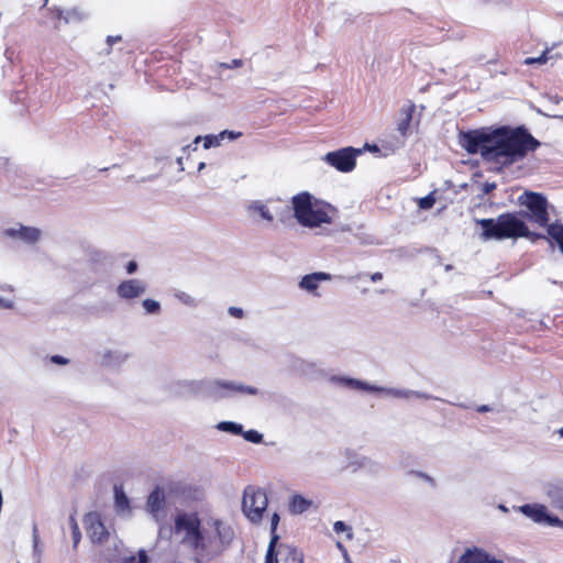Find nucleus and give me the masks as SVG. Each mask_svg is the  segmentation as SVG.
Returning a JSON list of instances; mask_svg holds the SVG:
<instances>
[{
	"label": "nucleus",
	"instance_id": "obj_46",
	"mask_svg": "<svg viewBox=\"0 0 563 563\" xmlns=\"http://www.w3.org/2000/svg\"><path fill=\"white\" fill-rule=\"evenodd\" d=\"M371 279H372L373 282H375V283H376V282H379V280H382V279H383V274H382V273H379V272L373 273V274L371 275Z\"/></svg>",
	"mask_w": 563,
	"mask_h": 563
},
{
	"label": "nucleus",
	"instance_id": "obj_19",
	"mask_svg": "<svg viewBox=\"0 0 563 563\" xmlns=\"http://www.w3.org/2000/svg\"><path fill=\"white\" fill-rule=\"evenodd\" d=\"M312 500L303 497L302 495L296 494L291 496L289 500V512L292 515H301L309 510L312 506Z\"/></svg>",
	"mask_w": 563,
	"mask_h": 563
},
{
	"label": "nucleus",
	"instance_id": "obj_50",
	"mask_svg": "<svg viewBox=\"0 0 563 563\" xmlns=\"http://www.w3.org/2000/svg\"><path fill=\"white\" fill-rule=\"evenodd\" d=\"M205 167H206V163L201 162V163L198 165V172H201Z\"/></svg>",
	"mask_w": 563,
	"mask_h": 563
},
{
	"label": "nucleus",
	"instance_id": "obj_14",
	"mask_svg": "<svg viewBox=\"0 0 563 563\" xmlns=\"http://www.w3.org/2000/svg\"><path fill=\"white\" fill-rule=\"evenodd\" d=\"M87 533L92 542H102L107 530L97 514H88L85 518Z\"/></svg>",
	"mask_w": 563,
	"mask_h": 563
},
{
	"label": "nucleus",
	"instance_id": "obj_38",
	"mask_svg": "<svg viewBox=\"0 0 563 563\" xmlns=\"http://www.w3.org/2000/svg\"><path fill=\"white\" fill-rule=\"evenodd\" d=\"M417 477L426 481L427 483H429L431 486H435V481L433 477H431L430 475H428L427 473H423V472H412Z\"/></svg>",
	"mask_w": 563,
	"mask_h": 563
},
{
	"label": "nucleus",
	"instance_id": "obj_25",
	"mask_svg": "<svg viewBox=\"0 0 563 563\" xmlns=\"http://www.w3.org/2000/svg\"><path fill=\"white\" fill-rule=\"evenodd\" d=\"M174 297L179 301L181 302L183 305L187 306V307H190V308H196L198 306V300L191 296L190 294L186 292V291H183V290H176L174 292Z\"/></svg>",
	"mask_w": 563,
	"mask_h": 563
},
{
	"label": "nucleus",
	"instance_id": "obj_26",
	"mask_svg": "<svg viewBox=\"0 0 563 563\" xmlns=\"http://www.w3.org/2000/svg\"><path fill=\"white\" fill-rule=\"evenodd\" d=\"M353 465H354V470H356V468H364V470L373 471V470H376L378 467L376 462H374L373 460H371L369 457H366V456L358 457L353 463Z\"/></svg>",
	"mask_w": 563,
	"mask_h": 563
},
{
	"label": "nucleus",
	"instance_id": "obj_31",
	"mask_svg": "<svg viewBox=\"0 0 563 563\" xmlns=\"http://www.w3.org/2000/svg\"><path fill=\"white\" fill-rule=\"evenodd\" d=\"M69 523H70V528H71V533H73L74 547H77V544L80 541L81 533H80L78 523L74 516H70Z\"/></svg>",
	"mask_w": 563,
	"mask_h": 563
},
{
	"label": "nucleus",
	"instance_id": "obj_49",
	"mask_svg": "<svg viewBox=\"0 0 563 563\" xmlns=\"http://www.w3.org/2000/svg\"><path fill=\"white\" fill-rule=\"evenodd\" d=\"M177 164L180 166V169L184 170V166H183V157H178L177 158Z\"/></svg>",
	"mask_w": 563,
	"mask_h": 563
},
{
	"label": "nucleus",
	"instance_id": "obj_18",
	"mask_svg": "<svg viewBox=\"0 0 563 563\" xmlns=\"http://www.w3.org/2000/svg\"><path fill=\"white\" fill-rule=\"evenodd\" d=\"M225 139V133H219V134H209V135H206V136H197L192 144L190 145H187L186 147H184V150L186 148H192L194 151L197 150V145L203 141V148L206 150H209L211 147H217V146H220L222 141Z\"/></svg>",
	"mask_w": 563,
	"mask_h": 563
},
{
	"label": "nucleus",
	"instance_id": "obj_24",
	"mask_svg": "<svg viewBox=\"0 0 563 563\" xmlns=\"http://www.w3.org/2000/svg\"><path fill=\"white\" fill-rule=\"evenodd\" d=\"M217 429L223 432H229L232 434H242L243 426L232 421H222L217 424Z\"/></svg>",
	"mask_w": 563,
	"mask_h": 563
},
{
	"label": "nucleus",
	"instance_id": "obj_22",
	"mask_svg": "<svg viewBox=\"0 0 563 563\" xmlns=\"http://www.w3.org/2000/svg\"><path fill=\"white\" fill-rule=\"evenodd\" d=\"M547 233L550 239L559 246L561 253L563 254V224L552 223L548 225Z\"/></svg>",
	"mask_w": 563,
	"mask_h": 563
},
{
	"label": "nucleus",
	"instance_id": "obj_15",
	"mask_svg": "<svg viewBox=\"0 0 563 563\" xmlns=\"http://www.w3.org/2000/svg\"><path fill=\"white\" fill-rule=\"evenodd\" d=\"M7 235L19 239L25 243L33 244L41 238V230L33 227L20 225L19 228H10L5 231Z\"/></svg>",
	"mask_w": 563,
	"mask_h": 563
},
{
	"label": "nucleus",
	"instance_id": "obj_51",
	"mask_svg": "<svg viewBox=\"0 0 563 563\" xmlns=\"http://www.w3.org/2000/svg\"><path fill=\"white\" fill-rule=\"evenodd\" d=\"M498 508H499L501 511H504V512H507V511H508V509H507V507H506L505 505H499V506H498Z\"/></svg>",
	"mask_w": 563,
	"mask_h": 563
},
{
	"label": "nucleus",
	"instance_id": "obj_34",
	"mask_svg": "<svg viewBox=\"0 0 563 563\" xmlns=\"http://www.w3.org/2000/svg\"><path fill=\"white\" fill-rule=\"evenodd\" d=\"M434 202H435V198H434L433 194H430L419 200V207L421 209L427 210V209L432 208Z\"/></svg>",
	"mask_w": 563,
	"mask_h": 563
},
{
	"label": "nucleus",
	"instance_id": "obj_10",
	"mask_svg": "<svg viewBox=\"0 0 563 563\" xmlns=\"http://www.w3.org/2000/svg\"><path fill=\"white\" fill-rule=\"evenodd\" d=\"M166 501L164 492L156 487L148 496L146 509L153 519L159 525L158 536L162 538L166 532L170 533L172 527H165L163 522L166 520Z\"/></svg>",
	"mask_w": 563,
	"mask_h": 563
},
{
	"label": "nucleus",
	"instance_id": "obj_23",
	"mask_svg": "<svg viewBox=\"0 0 563 563\" xmlns=\"http://www.w3.org/2000/svg\"><path fill=\"white\" fill-rule=\"evenodd\" d=\"M249 210L256 211L264 220L272 222L274 217L271 213L269 209L262 201H253L249 206Z\"/></svg>",
	"mask_w": 563,
	"mask_h": 563
},
{
	"label": "nucleus",
	"instance_id": "obj_8",
	"mask_svg": "<svg viewBox=\"0 0 563 563\" xmlns=\"http://www.w3.org/2000/svg\"><path fill=\"white\" fill-rule=\"evenodd\" d=\"M520 203L525 206L529 213L526 217L537 223L540 227L550 225L549 213H548V201L547 198L538 192H525L520 198Z\"/></svg>",
	"mask_w": 563,
	"mask_h": 563
},
{
	"label": "nucleus",
	"instance_id": "obj_28",
	"mask_svg": "<svg viewBox=\"0 0 563 563\" xmlns=\"http://www.w3.org/2000/svg\"><path fill=\"white\" fill-rule=\"evenodd\" d=\"M32 538H33V555L37 559V561H40L43 549L40 545L38 529H37L36 525H34V527H33Z\"/></svg>",
	"mask_w": 563,
	"mask_h": 563
},
{
	"label": "nucleus",
	"instance_id": "obj_42",
	"mask_svg": "<svg viewBox=\"0 0 563 563\" xmlns=\"http://www.w3.org/2000/svg\"><path fill=\"white\" fill-rule=\"evenodd\" d=\"M221 133H225V139H229V140H235L242 135L241 132H234V131H229V130H224Z\"/></svg>",
	"mask_w": 563,
	"mask_h": 563
},
{
	"label": "nucleus",
	"instance_id": "obj_45",
	"mask_svg": "<svg viewBox=\"0 0 563 563\" xmlns=\"http://www.w3.org/2000/svg\"><path fill=\"white\" fill-rule=\"evenodd\" d=\"M136 268H137V265L134 261L129 262L126 265V272L129 274H133L136 271Z\"/></svg>",
	"mask_w": 563,
	"mask_h": 563
},
{
	"label": "nucleus",
	"instance_id": "obj_36",
	"mask_svg": "<svg viewBox=\"0 0 563 563\" xmlns=\"http://www.w3.org/2000/svg\"><path fill=\"white\" fill-rule=\"evenodd\" d=\"M126 562H129V563H148V556H147L145 550H140L137 560L134 556H131L129 560H126Z\"/></svg>",
	"mask_w": 563,
	"mask_h": 563
},
{
	"label": "nucleus",
	"instance_id": "obj_32",
	"mask_svg": "<svg viewBox=\"0 0 563 563\" xmlns=\"http://www.w3.org/2000/svg\"><path fill=\"white\" fill-rule=\"evenodd\" d=\"M243 438L252 443H261L263 441V434L256 430H249L242 433Z\"/></svg>",
	"mask_w": 563,
	"mask_h": 563
},
{
	"label": "nucleus",
	"instance_id": "obj_6",
	"mask_svg": "<svg viewBox=\"0 0 563 563\" xmlns=\"http://www.w3.org/2000/svg\"><path fill=\"white\" fill-rule=\"evenodd\" d=\"M494 131L473 130L461 132L459 135L460 145L470 154H481L482 157L492 162L493 158Z\"/></svg>",
	"mask_w": 563,
	"mask_h": 563
},
{
	"label": "nucleus",
	"instance_id": "obj_2",
	"mask_svg": "<svg viewBox=\"0 0 563 563\" xmlns=\"http://www.w3.org/2000/svg\"><path fill=\"white\" fill-rule=\"evenodd\" d=\"M477 223L482 227L484 240H505L526 238L532 242L539 239L548 240L552 246L550 236L529 231L526 223L515 213H503L496 219H481Z\"/></svg>",
	"mask_w": 563,
	"mask_h": 563
},
{
	"label": "nucleus",
	"instance_id": "obj_54",
	"mask_svg": "<svg viewBox=\"0 0 563 563\" xmlns=\"http://www.w3.org/2000/svg\"><path fill=\"white\" fill-rule=\"evenodd\" d=\"M389 563H398V562H397V561H395V560H391Z\"/></svg>",
	"mask_w": 563,
	"mask_h": 563
},
{
	"label": "nucleus",
	"instance_id": "obj_44",
	"mask_svg": "<svg viewBox=\"0 0 563 563\" xmlns=\"http://www.w3.org/2000/svg\"><path fill=\"white\" fill-rule=\"evenodd\" d=\"M120 41H121V36L120 35L108 36V38H107V43H108L109 47H111L114 43H118Z\"/></svg>",
	"mask_w": 563,
	"mask_h": 563
},
{
	"label": "nucleus",
	"instance_id": "obj_20",
	"mask_svg": "<svg viewBox=\"0 0 563 563\" xmlns=\"http://www.w3.org/2000/svg\"><path fill=\"white\" fill-rule=\"evenodd\" d=\"M279 515L274 511L271 517V542L267 549L266 553V563H273V554H274V547H276L278 542V536L276 533L278 523H279Z\"/></svg>",
	"mask_w": 563,
	"mask_h": 563
},
{
	"label": "nucleus",
	"instance_id": "obj_13",
	"mask_svg": "<svg viewBox=\"0 0 563 563\" xmlns=\"http://www.w3.org/2000/svg\"><path fill=\"white\" fill-rule=\"evenodd\" d=\"M275 563H303L302 553L290 544L282 543L278 549H274L273 560Z\"/></svg>",
	"mask_w": 563,
	"mask_h": 563
},
{
	"label": "nucleus",
	"instance_id": "obj_29",
	"mask_svg": "<svg viewBox=\"0 0 563 563\" xmlns=\"http://www.w3.org/2000/svg\"><path fill=\"white\" fill-rule=\"evenodd\" d=\"M115 505L120 510H126L129 508V499L123 490L115 488Z\"/></svg>",
	"mask_w": 563,
	"mask_h": 563
},
{
	"label": "nucleus",
	"instance_id": "obj_17",
	"mask_svg": "<svg viewBox=\"0 0 563 563\" xmlns=\"http://www.w3.org/2000/svg\"><path fill=\"white\" fill-rule=\"evenodd\" d=\"M415 109L416 106L412 102H408L400 109V119L397 124V130L402 136L407 135Z\"/></svg>",
	"mask_w": 563,
	"mask_h": 563
},
{
	"label": "nucleus",
	"instance_id": "obj_43",
	"mask_svg": "<svg viewBox=\"0 0 563 563\" xmlns=\"http://www.w3.org/2000/svg\"><path fill=\"white\" fill-rule=\"evenodd\" d=\"M0 307L11 309L13 308V301L0 297Z\"/></svg>",
	"mask_w": 563,
	"mask_h": 563
},
{
	"label": "nucleus",
	"instance_id": "obj_11",
	"mask_svg": "<svg viewBox=\"0 0 563 563\" xmlns=\"http://www.w3.org/2000/svg\"><path fill=\"white\" fill-rule=\"evenodd\" d=\"M518 510L536 523L547 525L550 527H559L563 529V520L556 516L550 515L544 505L526 504L518 507Z\"/></svg>",
	"mask_w": 563,
	"mask_h": 563
},
{
	"label": "nucleus",
	"instance_id": "obj_4",
	"mask_svg": "<svg viewBox=\"0 0 563 563\" xmlns=\"http://www.w3.org/2000/svg\"><path fill=\"white\" fill-rule=\"evenodd\" d=\"M184 387L195 395H202L214 399L223 398L234 393L249 395H256L258 393L252 386L221 380H188L184 383Z\"/></svg>",
	"mask_w": 563,
	"mask_h": 563
},
{
	"label": "nucleus",
	"instance_id": "obj_21",
	"mask_svg": "<svg viewBox=\"0 0 563 563\" xmlns=\"http://www.w3.org/2000/svg\"><path fill=\"white\" fill-rule=\"evenodd\" d=\"M128 353L119 350L107 351L102 355V363L107 366L117 367L123 364L128 360Z\"/></svg>",
	"mask_w": 563,
	"mask_h": 563
},
{
	"label": "nucleus",
	"instance_id": "obj_16",
	"mask_svg": "<svg viewBox=\"0 0 563 563\" xmlns=\"http://www.w3.org/2000/svg\"><path fill=\"white\" fill-rule=\"evenodd\" d=\"M331 279V275L323 272L312 273L303 276L298 286L300 289L308 292H313L318 289L320 282H327Z\"/></svg>",
	"mask_w": 563,
	"mask_h": 563
},
{
	"label": "nucleus",
	"instance_id": "obj_39",
	"mask_svg": "<svg viewBox=\"0 0 563 563\" xmlns=\"http://www.w3.org/2000/svg\"><path fill=\"white\" fill-rule=\"evenodd\" d=\"M336 548L341 551L344 563H353L346 548L341 542H336Z\"/></svg>",
	"mask_w": 563,
	"mask_h": 563
},
{
	"label": "nucleus",
	"instance_id": "obj_47",
	"mask_svg": "<svg viewBox=\"0 0 563 563\" xmlns=\"http://www.w3.org/2000/svg\"><path fill=\"white\" fill-rule=\"evenodd\" d=\"M496 185L493 183V184H489V183H486L484 185V191L486 194L490 192L493 189H495Z\"/></svg>",
	"mask_w": 563,
	"mask_h": 563
},
{
	"label": "nucleus",
	"instance_id": "obj_9",
	"mask_svg": "<svg viewBox=\"0 0 563 563\" xmlns=\"http://www.w3.org/2000/svg\"><path fill=\"white\" fill-rule=\"evenodd\" d=\"M361 153L362 150L349 146L329 152L322 159L339 172L350 173L355 168L356 156Z\"/></svg>",
	"mask_w": 563,
	"mask_h": 563
},
{
	"label": "nucleus",
	"instance_id": "obj_35",
	"mask_svg": "<svg viewBox=\"0 0 563 563\" xmlns=\"http://www.w3.org/2000/svg\"><path fill=\"white\" fill-rule=\"evenodd\" d=\"M550 498L552 505L563 511V494H551Z\"/></svg>",
	"mask_w": 563,
	"mask_h": 563
},
{
	"label": "nucleus",
	"instance_id": "obj_52",
	"mask_svg": "<svg viewBox=\"0 0 563 563\" xmlns=\"http://www.w3.org/2000/svg\"><path fill=\"white\" fill-rule=\"evenodd\" d=\"M371 151H378L377 146L376 145H373L369 147Z\"/></svg>",
	"mask_w": 563,
	"mask_h": 563
},
{
	"label": "nucleus",
	"instance_id": "obj_27",
	"mask_svg": "<svg viewBox=\"0 0 563 563\" xmlns=\"http://www.w3.org/2000/svg\"><path fill=\"white\" fill-rule=\"evenodd\" d=\"M142 306L147 314H158L161 312V303L154 299H144Z\"/></svg>",
	"mask_w": 563,
	"mask_h": 563
},
{
	"label": "nucleus",
	"instance_id": "obj_5",
	"mask_svg": "<svg viewBox=\"0 0 563 563\" xmlns=\"http://www.w3.org/2000/svg\"><path fill=\"white\" fill-rule=\"evenodd\" d=\"M330 382L350 389H362L369 393H383L386 396L397 399H411V398H426L430 399L432 396L424 393L405 389V388H386L376 385H371L366 382L345 377V376H332Z\"/></svg>",
	"mask_w": 563,
	"mask_h": 563
},
{
	"label": "nucleus",
	"instance_id": "obj_48",
	"mask_svg": "<svg viewBox=\"0 0 563 563\" xmlns=\"http://www.w3.org/2000/svg\"><path fill=\"white\" fill-rule=\"evenodd\" d=\"M489 410H490V408H489V406H487V405H482V406H478V407H477V411H478V412H487V411H489Z\"/></svg>",
	"mask_w": 563,
	"mask_h": 563
},
{
	"label": "nucleus",
	"instance_id": "obj_37",
	"mask_svg": "<svg viewBox=\"0 0 563 563\" xmlns=\"http://www.w3.org/2000/svg\"><path fill=\"white\" fill-rule=\"evenodd\" d=\"M228 312L231 317L241 319L244 317V311L242 308L239 307H229Z\"/></svg>",
	"mask_w": 563,
	"mask_h": 563
},
{
	"label": "nucleus",
	"instance_id": "obj_55",
	"mask_svg": "<svg viewBox=\"0 0 563 563\" xmlns=\"http://www.w3.org/2000/svg\"><path fill=\"white\" fill-rule=\"evenodd\" d=\"M48 0H45V2H47Z\"/></svg>",
	"mask_w": 563,
	"mask_h": 563
},
{
	"label": "nucleus",
	"instance_id": "obj_33",
	"mask_svg": "<svg viewBox=\"0 0 563 563\" xmlns=\"http://www.w3.org/2000/svg\"><path fill=\"white\" fill-rule=\"evenodd\" d=\"M333 530L336 533L346 532L347 539H352V537H353L352 529L349 526H346L345 522H343V521H340V520L335 521L333 525Z\"/></svg>",
	"mask_w": 563,
	"mask_h": 563
},
{
	"label": "nucleus",
	"instance_id": "obj_41",
	"mask_svg": "<svg viewBox=\"0 0 563 563\" xmlns=\"http://www.w3.org/2000/svg\"><path fill=\"white\" fill-rule=\"evenodd\" d=\"M51 361L54 363V364H58V365H66L69 363V360L64 357V356H60V355H53L51 357Z\"/></svg>",
	"mask_w": 563,
	"mask_h": 563
},
{
	"label": "nucleus",
	"instance_id": "obj_40",
	"mask_svg": "<svg viewBox=\"0 0 563 563\" xmlns=\"http://www.w3.org/2000/svg\"><path fill=\"white\" fill-rule=\"evenodd\" d=\"M242 65H243V60L242 59H232L231 63H221L220 67H223V68H238V67H241Z\"/></svg>",
	"mask_w": 563,
	"mask_h": 563
},
{
	"label": "nucleus",
	"instance_id": "obj_7",
	"mask_svg": "<svg viewBox=\"0 0 563 563\" xmlns=\"http://www.w3.org/2000/svg\"><path fill=\"white\" fill-rule=\"evenodd\" d=\"M268 498L263 488L247 486L243 492L242 511L253 523H260L267 510Z\"/></svg>",
	"mask_w": 563,
	"mask_h": 563
},
{
	"label": "nucleus",
	"instance_id": "obj_53",
	"mask_svg": "<svg viewBox=\"0 0 563 563\" xmlns=\"http://www.w3.org/2000/svg\"><path fill=\"white\" fill-rule=\"evenodd\" d=\"M559 434L563 438V428L559 430Z\"/></svg>",
	"mask_w": 563,
	"mask_h": 563
},
{
	"label": "nucleus",
	"instance_id": "obj_12",
	"mask_svg": "<svg viewBox=\"0 0 563 563\" xmlns=\"http://www.w3.org/2000/svg\"><path fill=\"white\" fill-rule=\"evenodd\" d=\"M146 291V284L141 279H128L119 284L117 294L122 299H134Z\"/></svg>",
	"mask_w": 563,
	"mask_h": 563
},
{
	"label": "nucleus",
	"instance_id": "obj_30",
	"mask_svg": "<svg viewBox=\"0 0 563 563\" xmlns=\"http://www.w3.org/2000/svg\"><path fill=\"white\" fill-rule=\"evenodd\" d=\"M550 51H544L539 57H528L525 59L526 65H532V64H545L549 59L552 57L549 55Z\"/></svg>",
	"mask_w": 563,
	"mask_h": 563
},
{
	"label": "nucleus",
	"instance_id": "obj_3",
	"mask_svg": "<svg viewBox=\"0 0 563 563\" xmlns=\"http://www.w3.org/2000/svg\"><path fill=\"white\" fill-rule=\"evenodd\" d=\"M294 218L305 228L313 229L332 222L333 208L302 191L291 198Z\"/></svg>",
	"mask_w": 563,
	"mask_h": 563
},
{
	"label": "nucleus",
	"instance_id": "obj_1",
	"mask_svg": "<svg viewBox=\"0 0 563 563\" xmlns=\"http://www.w3.org/2000/svg\"><path fill=\"white\" fill-rule=\"evenodd\" d=\"M493 143L492 162L504 165L523 159L540 146V142L523 128H498L494 130Z\"/></svg>",
	"mask_w": 563,
	"mask_h": 563
}]
</instances>
